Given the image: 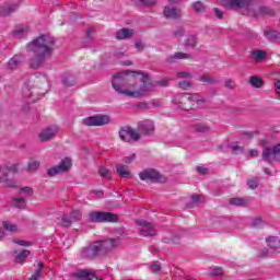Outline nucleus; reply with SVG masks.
<instances>
[{
	"label": "nucleus",
	"mask_w": 280,
	"mask_h": 280,
	"mask_svg": "<svg viewBox=\"0 0 280 280\" xmlns=\"http://www.w3.org/2000/svg\"><path fill=\"white\" fill-rule=\"evenodd\" d=\"M268 255H270V250L267 247H265L257 254V257L258 259H266Z\"/></svg>",
	"instance_id": "09e8293b"
},
{
	"label": "nucleus",
	"mask_w": 280,
	"mask_h": 280,
	"mask_svg": "<svg viewBox=\"0 0 280 280\" xmlns=\"http://www.w3.org/2000/svg\"><path fill=\"white\" fill-rule=\"evenodd\" d=\"M140 180L144 183H165V177L155 168H147L139 173Z\"/></svg>",
	"instance_id": "6e6552de"
},
{
	"label": "nucleus",
	"mask_w": 280,
	"mask_h": 280,
	"mask_svg": "<svg viewBox=\"0 0 280 280\" xmlns=\"http://www.w3.org/2000/svg\"><path fill=\"white\" fill-rule=\"evenodd\" d=\"M275 86H276V93H278V95H280V80H278V81L275 83Z\"/></svg>",
	"instance_id": "774afa93"
},
{
	"label": "nucleus",
	"mask_w": 280,
	"mask_h": 280,
	"mask_svg": "<svg viewBox=\"0 0 280 280\" xmlns=\"http://www.w3.org/2000/svg\"><path fill=\"white\" fill-rule=\"evenodd\" d=\"M187 101L188 102H196L197 104H199V102L201 104H205V102H207L205 98H200L198 94H190L188 97H187Z\"/></svg>",
	"instance_id": "58836bf2"
},
{
	"label": "nucleus",
	"mask_w": 280,
	"mask_h": 280,
	"mask_svg": "<svg viewBox=\"0 0 280 280\" xmlns=\"http://www.w3.org/2000/svg\"><path fill=\"white\" fill-rule=\"evenodd\" d=\"M198 81L203 82L205 84H210V85L218 84V80H215V78L209 75L208 73L200 75L198 78Z\"/></svg>",
	"instance_id": "393cba45"
},
{
	"label": "nucleus",
	"mask_w": 280,
	"mask_h": 280,
	"mask_svg": "<svg viewBox=\"0 0 280 280\" xmlns=\"http://www.w3.org/2000/svg\"><path fill=\"white\" fill-rule=\"evenodd\" d=\"M224 86L225 89H229V91H233L237 86V84L235 83V80L226 79L224 81Z\"/></svg>",
	"instance_id": "79ce46f5"
},
{
	"label": "nucleus",
	"mask_w": 280,
	"mask_h": 280,
	"mask_svg": "<svg viewBox=\"0 0 280 280\" xmlns=\"http://www.w3.org/2000/svg\"><path fill=\"white\" fill-rule=\"evenodd\" d=\"M100 243H101V247L103 248L104 255H106V253H110L113 248H117V246H119V241L115 238L100 241Z\"/></svg>",
	"instance_id": "4468645a"
},
{
	"label": "nucleus",
	"mask_w": 280,
	"mask_h": 280,
	"mask_svg": "<svg viewBox=\"0 0 280 280\" xmlns=\"http://www.w3.org/2000/svg\"><path fill=\"white\" fill-rule=\"evenodd\" d=\"M264 224V221L261 220V218H255L252 221V226L257 228V226H261Z\"/></svg>",
	"instance_id": "6e6d98bb"
},
{
	"label": "nucleus",
	"mask_w": 280,
	"mask_h": 280,
	"mask_svg": "<svg viewBox=\"0 0 280 280\" xmlns=\"http://www.w3.org/2000/svg\"><path fill=\"white\" fill-rule=\"evenodd\" d=\"M10 174H16V165L12 164L9 165H2L0 166V183L3 185V187L14 188L18 187L14 179L9 178Z\"/></svg>",
	"instance_id": "7ed1b4c3"
},
{
	"label": "nucleus",
	"mask_w": 280,
	"mask_h": 280,
	"mask_svg": "<svg viewBox=\"0 0 280 280\" xmlns=\"http://www.w3.org/2000/svg\"><path fill=\"white\" fill-rule=\"evenodd\" d=\"M71 159L70 158H65L60 161L58 166L48 168L47 174L48 176H58V174H67L69 170H71Z\"/></svg>",
	"instance_id": "1a4fd4ad"
},
{
	"label": "nucleus",
	"mask_w": 280,
	"mask_h": 280,
	"mask_svg": "<svg viewBox=\"0 0 280 280\" xmlns=\"http://www.w3.org/2000/svg\"><path fill=\"white\" fill-rule=\"evenodd\" d=\"M13 243L18 244L19 246H25V247L32 246V243L27 241L19 240V238L13 240Z\"/></svg>",
	"instance_id": "5fc2aeb1"
},
{
	"label": "nucleus",
	"mask_w": 280,
	"mask_h": 280,
	"mask_svg": "<svg viewBox=\"0 0 280 280\" xmlns=\"http://www.w3.org/2000/svg\"><path fill=\"white\" fill-rule=\"evenodd\" d=\"M93 34H95V31H93V28H89L85 33V40L86 43H93L94 38H93Z\"/></svg>",
	"instance_id": "de8ad7c7"
},
{
	"label": "nucleus",
	"mask_w": 280,
	"mask_h": 280,
	"mask_svg": "<svg viewBox=\"0 0 280 280\" xmlns=\"http://www.w3.org/2000/svg\"><path fill=\"white\" fill-rule=\"evenodd\" d=\"M210 275H212V277H223L224 276V270L221 267H214L210 271Z\"/></svg>",
	"instance_id": "37998d69"
},
{
	"label": "nucleus",
	"mask_w": 280,
	"mask_h": 280,
	"mask_svg": "<svg viewBox=\"0 0 280 280\" xmlns=\"http://www.w3.org/2000/svg\"><path fill=\"white\" fill-rule=\"evenodd\" d=\"M267 242V246L271 249V250H279L280 248V240L277 236H269L266 238Z\"/></svg>",
	"instance_id": "4be33fe9"
},
{
	"label": "nucleus",
	"mask_w": 280,
	"mask_h": 280,
	"mask_svg": "<svg viewBox=\"0 0 280 280\" xmlns=\"http://www.w3.org/2000/svg\"><path fill=\"white\" fill-rule=\"evenodd\" d=\"M139 75H142L140 80L142 85L138 90L132 91V93H129L131 97H143V95H148L150 91L154 90V83H152V79H150V75L143 72H141Z\"/></svg>",
	"instance_id": "20e7f679"
},
{
	"label": "nucleus",
	"mask_w": 280,
	"mask_h": 280,
	"mask_svg": "<svg viewBox=\"0 0 280 280\" xmlns=\"http://www.w3.org/2000/svg\"><path fill=\"white\" fill-rule=\"evenodd\" d=\"M130 73H133L135 75L140 74L141 71H124L114 74V80L112 81V86L116 93H119V95H126L127 97H132V91L127 90L128 86H130Z\"/></svg>",
	"instance_id": "f03ea898"
},
{
	"label": "nucleus",
	"mask_w": 280,
	"mask_h": 280,
	"mask_svg": "<svg viewBox=\"0 0 280 280\" xmlns=\"http://www.w3.org/2000/svg\"><path fill=\"white\" fill-rule=\"evenodd\" d=\"M136 224H138V226H141L139 231L142 237H154V235H156V229L154 228V224L143 220L136 221Z\"/></svg>",
	"instance_id": "f8f14e48"
},
{
	"label": "nucleus",
	"mask_w": 280,
	"mask_h": 280,
	"mask_svg": "<svg viewBox=\"0 0 280 280\" xmlns=\"http://www.w3.org/2000/svg\"><path fill=\"white\" fill-rule=\"evenodd\" d=\"M138 133L141 137H150L154 135V121L147 119L138 122L137 126Z\"/></svg>",
	"instance_id": "9d476101"
},
{
	"label": "nucleus",
	"mask_w": 280,
	"mask_h": 280,
	"mask_svg": "<svg viewBox=\"0 0 280 280\" xmlns=\"http://www.w3.org/2000/svg\"><path fill=\"white\" fill-rule=\"evenodd\" d=\"M197 172L205 176L209 171L203 166H197Z\"/></svg>",
	"instance_id": "69168bd1"
},
{
	"label": "nucleus",
	"mask_w": 280,
	"mask_h": 280,
	"mask_svg": "<svg viewBox=\"0 0 280 280\" xmlns=\"http://www.w3.org/2000/svg\"><path fill=\"white\" fill-rule=\"evenodd\" d=\"M214 14L217 16V19H224V12H222V10L214 8Z\"/></svg>",
	"instance_id": "052dcab7"
},
{
	"label": "nucleus",
	"mask_w": 280,
	"mask_h": 280,
	"mask_svg": "<svg viewBox=\"0 0 280 280\" xmlns=\"http://www.w3.org/2000/svg\"><path fill=\"white\" fill-rule=\"evenodd\" d=\"M265 35L271 43L279 40V33H277V31L266 32Z\"/></svg>",
	"instance_id": "c9c22d12"
},
{
	"label": "nucleus",
	"mask_w": 280,
	"mask_h": 280,
	"mask_svg": "<svg viewBox=\"0 0 280 280\" xmlns=\"http://www.w3.org/2000/svg\"><path fill=\"white\" fill-rule=\"evenodd\" d=\"M163 12L166 19H172L173 21L180 19V11L178 8L165 7Z\"/></svg>",
	"instance_id": "a211bd4d"
},
{
	"label": "nucleus",
	"mask_w": 280,
	"mask_h": 280,
	"mask_svg": "<svg viewBox=\"0 0 280 280\" xmlns=\"http://www.w3.org/2000/svg\"><path fill=\"white\" fill-rule=\"evenodd\" d=\"M56 135H58V128L49 127V128L44 129L39 133V139H40V141H50V139H54V137H56Z\"/></svg>",
	"instance_id": "2eb2a0df"
},
{
	"label": "nucleus",
	"mask_w": 280,
	"mask_h": 280,
	"mask_svg": "<svg viewBox=\"0 0 280 280\" xmlns=\"http://www.w3.org/2000/svg\"><path fill=\"white\" fill-rule=\"evenodd\" d=\"M16 10H19V4L3 5L0 9V16H10Z\"/></svg>",
	"instance_id": "412c9836"
},
{
	"label": "nucleus",
	"mask_w": 280,
	"mask_h": 280,
	"mask_svg": "<svg viewBox=\"0 0 280 280\" xmlns=\"http://www.w3.org/2000/svg\"><path fill=\"white\" fill-rule=\"evenodd\" d=\"M176 78H178V80H185L187 78H191V72H188V71L177 72Z\"/></svg>",
	"instance_id": "8fccbe9b"
},
{
	"label": "nucleus",
	"mask_w": 280,
	"mask_h": 280,
	"mask_svg": "<svg viewBox=\"0 0 280 280\" xmlns=\"http://www.w3.org/2000/svg\"><path fill=\"white\" fill-rule=\"evenodd\" d=\"M62 84H65V86H74L75 85V77H73L72 74H67V75L62 77Z\"/></svg>",
	"instance_id": "c85d7f7f"
},
{
	"label": "nucleus",
	"mask_w": 280,
	"mask_h": 280,
	"mask_svg": "<svg viewBox=\"0 0 280 280\" xmlns=\"http://www.w3.org/2000/svg\"><path fill=\"white\" fill-rule=\"evenodd\" d=\"M230 148H231V150H232V152H233L234 154H237V152H244V148H243V147H240V145H237V144L232 145V147H230Z\"/></svg>",
	"instance_id": "bf43d9fd"
},
{
	"label": "nucleus",
	"mask_w": 280,
	"mask_h": 280,
	"mask_svg": "<svg viewBox=\"0 0 280 280\" xmlns=\"http://www.w3.org/2000/svg\"><path fill=\"white\" fill-rule=\"evenodd\" d=\"M98 174H100V176H102V178H106L107 180H110V178H112L110 171H108V168H106V166H101L98 168Z\"/></svg>",
	"instance_id": "f704fd0d"
},
{
	"label": "nucleus",
	"mask_w": 280,
	"mask_h": 280,
	"mask_svg": "<svg viewBox=\"0 0 280 280\" xmlns=\"http://www.w3.org/2000/svg\"><path fill=\"white\" fill-rule=\"evenodd\" d=\"M116 172L121 178H129L130 177V170H128L127 165L124 164H116Z\"/></svg>",
	"instance_id": "5701e85b"
},
{
	"label": "nucleus",
	"mask_w": 280,
	"mask_h": 280,
	"mask_svg": "<svg viewBox=\"0 0 280 280\" xmlns=\"http://www.w3.org/2000/svg\"><path fill=\"white\" fill-rule=\"evenodd\" d=\"M25 61V57L23 55H15L13 56L9 62L7 63L8 69L14 71L18 67H21V63Z\"/></svg>",
	"instance_id": "f3484780"
},
{
	"label": "nucleus",
	"mask_w": 280,
	"mask_h": 280,
	"mask_svg": "<svg viewBox=\"0 0 280 280\" xmlns=\"http://www.w3.org/2000/svg\"><path fill=\"white\" fill-rule=\"evenodd\" d=\"M2 226H3V229H5V231H10L11 233H14V231H16V225H14L8 221H4L2 223Z\"/></svg>",
	"instance_id": "c03bdc74"
},
{
	"label": "nucleus",
	"mask_w": 280,
	"mask_h": 280,
	"mask_svg": "<svg viewBox=\"0 0 280 280\" xmlns=\"http://www.w3.org/2000/svg\"><path fill=\"white\" fill-rule=\"evenodd\" d=\"M59 224H60V226L69 229V226H71V224H73V221H72V219H71V217L69 214H65L61 218V222Z\"/></svg>",
	"instance_id": "2f4dec72"
},
{
	"label": "nucleus",
	"mask_w": 280,
	"mask_h": 280,
	"mask_svg": "<svg viewBox=\"0 0 280 280\" xmlns=\"http://www.w3.org/2000/svg\"><path fill=\"white\" fill-rule=\"evenodd\" d=\"M154 86H162V88H165V86H168L170 84V81L168 80H160V81H156L155 83H153Z\"/></svg>",
	"instance_id": "4d7b16f0"
},
{
	"label": "nucleus",
	"mask_w": 280,
	"mask_h": 280,
	"mask_svg": "<svg viewBox=\"0 0 280 280\" xmlns=\"http://www.w3.org/2000/svg\"><path fill=\"white\" fill-rule=\"evenodd\" d=\"M38 167H40V163L36 160H33L28 163L27 171L28 172H36V170H38Z\"/></svg>",
	"instance_id": "a19ab883"
},
{
	"label": "nucleus",
	"mask_w": 280,
	"mask_h": 280,
	"mask_svg": "<svg viewBox=\"0 0 280 280\" xmlns=\"http://www.w3.org/2000/svg\"><path fill=\"white\" fill-rule=\"evenodd\" d=\"M135 36V30L132 28H120L116 33L117 40H126L128 38H132Z\"/></svg>",
	"instance_id": "6ab92c4d"
},
{
	"label": "nucleus",
	"mask_w": 280,
	"mask_h": 280,
	"mask_svg": "<svg viewBox=\"0 0 280 280\" xmlns=\"http://www.w3.org/2000/svg\"><path fill=\"white\" fill-rule=\"evenodd\" d=\"M12 206L15 209H25V207L27 206V203L25 202V197H14L12 199Z\"/></svg>",
	"instance_id": "b1692460"
},
{
	"label": "nucleus",
	"mask_w": 280,
	"mask_h": 280,
	"mask_svg": "<svg viewBox=\"0 0 280 280\" xmlns=\"http://www.w3.org/2000/svg\"><path fill=\"white\" fill-rule=\"evenodd\" d=\"M13 34H14V36H18V38H21V36H23V34H27V30L19 28L16 31H14Z\"/></svg>",
	"instance_id": "13d9d810"
},
{
	"label": "nucleus",
	"mask_w": 280,
	"mask_h": 280,
	"mask_svg": "<svg viewBox=\"0 0 280 280\" xmlns=\"http://www.w3.org/2000/svg\"><path fill=\"white\" fill-rule=\"evenodd\" d=\"M135 47L138 51H143V49H145V46L141 42H136Z\"/></svg>",
	"instance_id": "e2e57ef3"
},
{
	"label": "nucleus",
	"mask_w": 280,
	"mask_h": 280,
	"mask_svg": "<svg viewBox=\"0 0 280 280\" xmlns=\"http://www.w3.org/2000/svg\"><path fill=\"white\" fill-rule=\"evenodd\" d=\"M31 253L27 249L22 250L21 253L16 254L15 256V262L21 264V261H25L27 257H30Z\"/></svg>",
	"instance_id": "c756f323"
},
{
	"label": "nucleus",
	"mask_w": 280,
	"mask_h": 280,
	"mask_svg": "<svg viewBox=\"0 0 280 280\" xmlns=\"http://www.w3.org/2000/svg\"><path fill=\"white\" fill-rule=\"evenodd\" d=\"M92 248V253L94 254V257H100V255H104V249L102 248V244L98 242L93 243L90 245Z\"/></svg>",
	"instance_id": "a878e982"
},
{
	"label": "nucleus",
	"mask_w": 280,
	"mask_h": 280,
	"mask_svg": "<svg viewBox=\"0 0 280 280\" xmlns=\"http://www.w3.org/2000/svg\"><path fill=\"white\" fill-rule=\"evenodd\" d=\"M69 217L72 222H80V220H82V212L80 210H73L70 212Z\"/></svg>",
	"instance_id": "e433bc0d"
},
{
	"label": "nucleus",
	"mask_w": 280,
	"mask_h": 280,
	"mask_svg": "<svg viewBox=\"0 0 280 280\" xmlns=\"http://www.w3.org/2000/svg\"><path fill=\"white\" fill-rule=\"evenodd\" d=\"M198 45V39H196V36L189 35L186 38V47H196Z\"/></svg>",
	"instance_id": "4c0bfd02"
},
{
	"label": "nucleus",
	"mask_w": 280,
	"mask_h": 280,
	"mask_svg": "<svg viewBox=\"0 0 280 280\" xmlns=\"http://www.w3.org/2000/svg\"><path fill=\"white\" fill-rule=\"evenodd\" d=\"M178 86L179 89L187 91V89L191 88V81H179Z\"/></svg>",
	"instance_id": "603ef678"
},
{
	"label": "nucleus",
	"mask_w": 280,
	"mask_h": 280,
	"mask_svg": "<svg viewBox=\"0 0 280 280\" xmlns=\"http://www.w3.org/2000/svg\"><path fill=\"white\" fill-rule=\"evenodd\" d=\"M81 257H83V259H93V257H95V255L93 254V249L90 246L88 247H84L82 250H81Z\"/></svg>",
	"instance_id": "cd10ccee"
},
{
	"label": "nucleus",
	"mask_w": 280,
	"mask_h": 280,
	"mask_svg": "<svg viewBox=\"0 0 280 280\" xmlns=\"http://www.w3.org/2000/svg\"><path fill=\"white\" fill-rule=\"evenodd\" d=\"M230 205H233L234 207H246V199L232 198V199H230Z\"/></svg>",
	"instance_id": "473e14b6"
},
{
	"label": "nucleus",
	"mask_w": 280,
	"mask_h": 280,
	"mask_svg": "<svg viewBox=\"0 0 280 280\" xmlns=\"http://www.w3.org/2000/svg\"><path fill=\"white\" fill-rule=\"evenodd\" d=\"M252 57L256 62H260V60H264L266 58V51L264 50H254L252 52Z\"/></svg>",
	"instance_id": "7c9ffc66"
},
{
	"label": "nucleus",
	"mask_w": 280,
	"mask_h": 280,
	"mask_svg": "<svg viewBox=\"0 0 280 280\" xmlns=\"http://www.w3.org/2000/svg\"><path fill=\"white\" fill-rule=\"evenodd\" d=\"M90 222H119V217L113 212L93 211L89 213Z\"/></svg>",
	"instance_id": "0eeeda50"
},
{
	"label": "nucleus",
	"mask_w": 280,
	"mask_h": 280,
	"mask_svg": "<svg viewBox=\"0 0 280 280\" xmlns=\"http://www.w3.org/2000/svg\"><path fill=\"white\" fill-rule=\"evenodd\" d=\"M194 132H198L199 135H207L211 132V127L207 124L197 122L192 126Z\"/></svg>",
	"instance_id": "aec40b11"
},
{
	"label": "nucleus",
	"mask_w": 280,
	"mask_h": 280,
	"mask_svg": "<svg viewBox=\"0 0 280 280\" xmlns=\"http://www.w3.org/2000/svg\"><path fill=\"white\" fill-rule=\"evenodd\" d=\"M118 135L125 143H137L141 140V133L130 126L120 127Z\"/></svg>",
	"instance_id": "39448f33"
},
{
	"label": "nucleus",
	"mask_w": 280,
	"mask_h": 280,
	"mask_svg": "<svg viewBox=\"0 0 280 280\" xmlns=\"http://www.w3.org/2000/svg\"><path fill=\"white\" fill-rule=\"evenodd\" d=\"M191 58H194V55L191 54L175 52L174 55L168 56L166 61L173 65V62H176V60H191Z\"/></svg>",
	"instance_id": "dca6fc26"
},
{
	"label": "nucleus",
	"mask_w": 280,
	"mask_h": 280,
	"mask_svg": "<svg viewBox=\"0 0 280 280\" xmlns=\"http://www.w3.org/2000/svg\"><path fill=\"white\" fill-rule=\"evenodd\" d=\"M106 124H110L108 115L90 116L83 119L84 126H106Z\"/></svg>",
	"instance_id": "9b49d317"
},
{
	"label": "nucleus",
	"mask_w": 280,
	"mask_h": 280,
	"mask_svg": "<svg viewBox=\"0 0 280 280\" xmlns=\"http://www.w3.org/2000/svg\"><path fill=\"white\" fill-rule=\"evenodd\" d=\"M223 5L228 10L240 12V10H249V8H253L255 0H223Z\"/></svg>",
	"instance_id": "423d86ee"
},
{
	"label": "nucleus",
	"mask_w": 280,
	"mask_h": 280,
	"mask_svg": "<svg viewBox=\"0 0 280 280\" xmlns=\"http://www.w3.org/2000/svg\"><path fill=\"white\" fill-rule=\"evenodd\" d=\"M56 40L48 35H40L26 45V51L33 54L28 60L30 69L38 70L45 67L47 58H51Z\"/></svg>",
	"instance_id": "f257e3e1"
},
{
	"label": "nucleus",
	"mask_w": 280,
	"mask_h": 280,
	"mask_svg": "<svg viewBox=\"0 0 280 280\" xmlns=\"http://www.w3.org/2000/svg\"><path fill=\"white\" fill-rule=\"evenodd\" d=\"M23 93L26 97H32V93L30 92V85H25L23 88Z\"/></svg>",
	"instance_id": "338daca9"
},
{
	"label": "nucleus",
	"mask_w": 280,
	"mask_h": 280,
	"mask_svg": "<svg viewBox=\"0 0 280 280\" xmlns=\"http://www.w3.org/2000/svg\"><path fill=\"white\" fill-rule=\"evenodd\" d=\"M199 202H205V197H202L201 195H192L191 196V205H188L187 207L189 209H191V207H194V205H199Z\"/></svg>",
	"instance_id": "72a5a7b5"
},
{
	"label": "nucleus",
	"mask_w": 280,
	"mask_h": 280,
	"mask_svg": "<svg viewBox=\"0 0 280 280\" xmlns=\"http://www.w3.org/2000/svg\"><path fill=\"white\" fill-rule=\"evenodd\" d=\"M152 272H161V265L160 264H152L151 265Z\"/></svg>",
	"instance_id": "680f3d73"
},
{
	"label": "nucleus",
	"mask_w": 280,
	"mask_h": 280,
	"mask_svg": "<svg viewBox=\"0 0 280 280\" xmlns=\"http://www.w3.org/2000/svg\"><path fill=\"white\" fill-rule=\"evenodd\" d=\"M135 159H137V154L133 153V154L125 158V163L130 164V162L133 161Z\"/></svg>",
	"instance_id": "0e129e2a"
},
{
	"label": "nucleus",
	"mask_w": 280,
	"mask_h": 280,
	"mask_svg": "<svg viewBox=\"0 0 280 280\" xmlns=\"http://www.w3.org/2000/svg\"><path fill=\"white\" fill-rule=\"evenodd\" d=\"M249 84H252L254 89H261V86H264V81L261 80V78L253 75L249 77Z\"/></svg>",
	"instance_id": "bb28decb"
},
{
	"label": "nucleus",
	"mask_w": 280,
	"mask_h": 280,
	"mask_svg": "<svg viewBox=\"0 0 280 280\" xmlns=\"http://www.w3.org/2000/svg\"><path fill=\"white\" fill-rule=\"evenodd\" d=\"M192 8L195 12H205V4H202L200 1L195 2Z\"/></svg>",
	"instance_id": "3c124183"
},
{
	"label": "nucleus",
	"mask_w": 280,
	"mask_h": 280,
	"mask_svg": "<svg viewBox=\"0 0 280 280\" xmlns=\"http://www.w3.org/2000/svg\"><path fill=\"white\" fill-rule=\"evenodd\" d=\"M247 187H249V189H257V187H259V179L256 177L248 179Z\"/></svg>",
	"instance_id": "ea45409f"
},
{
	"label": "nucleus",
	"mask_w": 280,
	"mask_h": 280,
	"mask_svg": "<svg viewBox=\"0 0 280 280\" xmlns=\"http://www.w3.org/2000/svg\"><path fill=\"white\" fill-rule=\"evenodd\" d=\"M73 277L77 279H82V280H104L102 278L95 277L91 270L86 269H79L73 273Z\"/></svg>",
	"instance_id": "ddd939ff"
},
{
	"label": "nucleus",
	"mask_w": 280,
	"mask_h": 280,
	"mask_svg": "<svg viewBox=\"0 0 280 280\" xmlns=\"http://www.w3.org/2000/svg\"><path fill=\"white\" fill-rule=\"evenodd\" d=\"M20 194H26V197L30 198L31 196H34V189L26 186L20 189Z\"/></svg>",
	"instance_id": "49530a36"
},
{
	"label": "nucleus",
	"mask_w": 280,
	"mask_h": 280,
	"mask_svg": "<svg viewBox=\"0 0 280 280\" xmlns=\"http://www.w3.org/2000/svg\"><path fill=\"white\" fill-rule=\"evenodd\" d=\"M173 36L175 38H183V36H185V28L183 27H177L175 31H173Z\"/></svg>",
	"instance_id": "a18cd8bd"
},
{
	"label": "nucleus",
	"mask_w": 280,
	"mask_h": 280,
	"mask_svg": "<svg viewBox=\"0 0 280 280\" xmlns=\"http://www.w3.org/2000/svg\"><path fill=\"white\" fill-rule=\"evenodd\" d=\"M141 5H145L147 8H152V5H156V0H138Z\"/></svg>",
	"instance_id": "864d4df0"
}]
</instances>
